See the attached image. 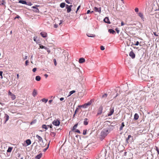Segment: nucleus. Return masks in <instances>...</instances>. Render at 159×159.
Masks as SVG:
<instances>
[{
    "mask_svg": "<svg viewBox=\"0 0 159 159\" xmlns=\"http://www.w3.org/2000/svg\"><path fill=\"white\" fill-rule=\"evenodd\" d=\"M36 70H37V69L36 68H33V69L32 70H33V72H35L36 71Z\"/></svg>",
    "mask_w": 159,
    "mask_h": 159,
    "instance_id": "51",
    "label": "nucleus"
},
{
    "mask_svg": "<svg viewBox=\"0 0 159 159\" xmlns=\"http://www.w3.org/2000/svg\"><path fill=\"white\" fill-rule=\"evenodd\" d=\"M36 122V120H34L32 121H31V122L30 123V124L32 125L33 124L35 123Z\"/></svg>",
    "mask_w": 159,
    "mask_h": 159,
    "instance_id": "38",
    "label": "nucleus"
},
{
    "mask_svg": "<svg viewBox=\"0 0 159 159\" xmlns=\"http://www.w3.org/2000/svg\"><path fill=\"white\" fill-rule=\"evenodd\" d=\"M92 102V100H90V101L89 102H88L84 104V105H81L80 106L81 107H82L84 108H87L88 106L90 105Z\"/></svg>",
    "mask_w": 159,
    "mask_h": 159,
    "instance_id": "2",
    "label": "nucleus"
},
{
    "mask_svg": "<svg viewBox=\"0 0 159 159\" xmlns=\"http://www.w3.org/2000/svg\"><path fill=\"white\" fill-rule=\"evenodd\" d=\"M48 125H42V128H43V129H48Z\"/></svg>",
    "mask_w": 159,
    "mask_h": 159,
    "instance_id": "26",
    "label": "nucleus"
},
{
    "mask_svg": "<svg viewBox=\"0 0 159 159\" xmlns=\"http://www.w3.org/2000/svg\"><path fill=\"white\" fill-rule=\"evenodd\" d=\"M53 61H54L55 65L56 66L57 65V62H56V59H53Z\"/></svg>",
    "mask_w": 159,
    "mask_h": 159,
    "instance_id": "42",
    "label": "nucleus"
},
{
    "mask_svg": "<svg viewBox=\"0 0 159 159\" xmlns=\"http://www.w3.org/2000/svg\"><path fill=\"white\" fill-rule=\"evenodd\" d=\"M0 2H1L2 5H3L5 7H6L5 4L6 2L5 0H2L1 1H0Z\"/></svg>",
    "mask_w": 159,
    "mask_h": 159,
    "instance_id": "23",
    "label": "nucleus"
},
{
    "mask_svg": "<svg viewBox=\"0 0 159 159\" xmlns=\"http://www.w3.org/2000/svg\"><path fill=\"white\" fill-rule=\"evenodd\" d=\"M35 80L38 81H39L41 80V77L39 76H37L35 77Z\"/></svg>",
    "mask_w": 159,
    "mask_h": 159,
    "instance_id": "25",
    "label": "nucleus"
},
{
    "mask_svg": "<svg viewBox=\"0 0 159 159\" xmlns=\"http://www.w3.org/2000/svg\"><path fill=\"white\" fill-rule=\"evenodd\" d=\"M40 34L43 38L47 37L48 36L47 33L45 32H41Z\"/></svg>",
    "mask_w": 159,
    "mask_h": 159,
    "instance_id": "8",
    "label": "nucleus"
},
{
    "mask_svg": "<svg viewBox=\"0 0 159 159\" xmlns=\"http://www.w3.org/2000/svg\"><path fill=\"white\" fill-rule=\"evenodd\" d=\"M36 136L38 139V142L40 143L41 146L43 147H44L46 145V144L43 143V141L42 138L38 135H36Z\"/></svg>",
    "mask_w": 159,
    "mask_h": 159,
    "instance_id": "1",
    "label": "nucleus"
},
{
    "mask_svg": "<svg viewBox=\"0 0 159 159\" xmlns=\"http://www.w3.org/2000/svg\"><path fill=\"white\" fill-rule=\"evenodd\" d=\"M139 118V116L137 113H135L134 115V119L135 120H137Z\"/></svg>",
    "mask_w": 159,
    "mask_h": 159,
    "instance_id": "18",
    "label": "nucleus"
},
{
    "mask_svg": "<svg viewBox=\"0 0 159 159\" xmlns=\"http://www.w3.org/2000/svg\"><path fill=\"white\" fill-rule=\"evenodd\" d=\"M2 73H3L2 71H0V76H1V78H2Z\"/></svg>",
    "mask_w": 159,
    "mask_h": 159,
    "instance_id": "46",
    "label": "nucleus"
},
{
    "mask_svg": "<svg viewBox=\"0 0 159 159\" xmlns=\"http://www.w3.org/2000/svg\"><path fill=\"white\" fill-rule=\"evenodd\" d=\"M29 63V61L28 60H26L25 62V66H27L28 65V64Z\"/></svg>",
    "mask_w": 159,
    "mask_h": 159,
    "instance_id": "45",
    "label": "nucleus"
},
{
    "mask_svg": "<svg viewBox=\"0 0 159 159\" xmlns=\"http://www.w3.org/2000/svg\"><path fill=\"white\" fill-rule=\"evenodd\" d=\"M103 21L105 22L108 24H110V22L108 17H106L104 19Z\"/></svg>",
    "mask_w": 159,
    "mask_h": 159,
    "instance_id": "11",
    "label": "nucleus"
},
{
    "mask_svg": "<svg viewBox=\"0 0 159 159\" xmlns=\"http://www.w3.org/2000/svg\"><path fill=\"white\" fill-rule=\"evenodd\" d=\"M77 125H78V124H75L74 125V126L73 127L72 129V131L75 130L76 129V128L77 127Z\"/></svg>",
    "mask_w": 159,
    "mask_h": 159,
    "instance_id": "27",
    "label": "nucleus"
},
{
    "mask_svg": "<svg viewBox=\"0 0 159 159\" xmlns=\"http://www.w3.org/2000/svg\"><path fill=\"white\" fill-rule=\"evenodd\" d=\"M90 12L91 11L90 10H88L87 11V14H89Z\"/></svg>",
    "mask_w": 159,
    "mask_h": 159,
    "instance_id": "57",
    "label": "nucleus"
},
{
    "mask_svg": "<svg viewBox=\"0 0 159 159\" xmlns=\"http://www.w3.org/2000/svg\"><path fill=\"white\" fill-rule=\"evenodd\" d=\"M32 8L34 9V11L35 12H38L39 11V10L38 8L35 6H33L32 7Z\"/></svg>",
    "mask_w": 159,
    "mask_h": 159,
    "instance_id": "21",
    "label": "nucleus"
},
{
    "mask_svg": "<svg viewBox=\"0 0 159 159\" xmlns=\"http://www.w3.org/2000/svg\"><path fill=\"white\" fill-rule=\"evenodd\" d=\"M52 123L54 125L56 126H58L60 125V122L57 119L56 120H54L53 121Z\"/></svg>",
    "mask_w": 159,
    "mask_h": 159,
    "instance_id": "3",
    "label": "nucleus"
},
{
    "mask_svg": "<svg viewBox=\"0 0 159 159\" xmlns=\"http://www.w3.org/2000/svg\"><path fill=\"white\" fill-rule=\"evenodd\" d=\"M65 1L68 4H70V3L69 2V0H65Z\"/></svg>",
    "mask_w": 159,
    "mask_h": 159,
    "instance_id": "52",
    "label": "nucleus"
},
{
    "mask_svg": "<svg viewBox=\"0 0 159 159\" xmlns=\"http://www.w3.org/2000/svg\"><path fill=\"white\" fill-rule=\"evenodd\" d=\"M87 35L89 37H95V36L94 34H87Z\"/></svg>",
    "mask_w": 159,
    "mask_h": 159,
    "instance_id": "28",
    "label": "nucleus"
},
{
    "mask_svg": "<svg viewBox=\"0 0 159 159\" xmlns=\"http://www.w3.org/2000/svg\"><path fill=\"white\" fill-rule=\"evenodd\" d=\"M64 99V98H60V100L61 101H62V100H63Z\"/></svg>",
    "mask_w": 159,
    "mask_h": 159,
    "instance_id": "60",
    "label": "nucleus"
},
{
    "mask_svg": "<svg viewBox=\"0 0 159 159\" xmlns=\"http://www.w3.org/2000/svg\"><path fill=\"white\" fill-rule=\"evenodd\" d=\"M37 37H34V41L35 42H36V39H37Z\"/></svg>",
    "mask_w": 159,
    "mask_h": 159,
    "instance_id": "50",
    "label": "nucleus"
},
{
    "mask_svg": "<svg viewBox=\"0 0 159 159\" xmlns=\"http://www.w3.org/2000/svg\"><path fill=\"white\" fill-rule=\"evenodd\" d=\"M9 116L7 114H5V123H6V122L8 121L9 119Z\"/></svg>",
    "mask_w": 159,
    "mask_h": 159,
    "instance_id": "20",
    "label": "nucleus"
},
{
    "mask_svg": "<svg viewBox=\"0 0 159 159\" xmlns=\"http://www.w3.org/2000/svg\"><path fill=\"white\" fill-rule=\"evenodd\" d=\"M153 34L156 36H158V35L155 32H153Z\"/></svg>",
    "mask_w": 159,
    "mask_h": 159,
    "instance_id": "61",
    "label": "nucleus"
},
{
    "mask_svg": "<svg viewBox=\"0 0 159 159\" xmlns=\"http://www.w3.org/2000/svg\"><path fill=\"white\" fill-rule=\"evenodd\" d=\"M44 76L46 78H47L48 77V75L47 74H46L44 75Z\"/></svg>",
    "mask_w": 159,
    "mask_h": 159,
    "instance_id": "63",
    "label": "nucleus"
},
{
    "mask_svg": "<svg viewBox=\"0 0 159 159\" xmlns=\"http://www.w3.org/2000/svg\"><path fill=\"white\" fill-rule=\"evenodd\" d=\"M85 59L83 58H81L79 60V62L81 63H82L85 62Z\"/></svg>",
    "mask_w": 159,
    "mask_h": 159,
    "instance_id": "16",
    "label": "nucleus"
},
{
    "mask_svg": "<svg viewBox=\"0 0 159 159\" xmlns=\"http://www.w3.org/2000/svg\"><path fill=\"white\" fill-rule=\"evenodd\" d=\"M27 56H25V58H24V60L26 59L27 58Z\"/></svg>",
    "mask_w": 159,
    "mask_h": 159,
    "instance_id": "62",
    "label": "nucleus"
},
{
    "mask_svg": "<svg viewBox=\"0 0 159 159\" xmlns=\"http://www.w3.org/2000/svg\"><path fill=\"white\" fill-rule=\"evenodd\" d=\"M107 96V93H105L102 96V98H106Z\"/></svg>",
    "mask_w": 159,
    "mask_h": 159,
    "instance_id": "36",
    "label": "nucleus"
},
{
    "mask_svg": "<svg viewBox=\"0 0 159 159\" xmlns=\"http://www.w3.org/2000/svg\"><path fill=\"white\" fill-rule=\"evenodd\" d=\"M62 22H63L62 21V20H60V23H59V25H60L62 23Z\"/></svg>",
    "mask_w": 159,
    "mask_h": 159,
    "instance_id": "56",
    "label": "nucleus"
},
{
    "mask_svg": "<svg viewBox=\"0 0 159 159\" xmlns=\"http://www.w3.org/2000/svg\"><path fill=\"white\" fill-rule=\"evenodd\" d=\"M49 145V144L48 145V147H47L46 148H45V149H44V150H43V151L44 152H45V151H46V150H47V148H48Z\"/></svg>",
    "mask_w": 159,
    "mask_h": 159,
    "instance_id": "53",
    "label": "nucleus"
},
{
    "mask_svg": "<svg viewBox=\"0 0 159 159\" xmlns=\"http://www.w3.org/2000/svg\"><path fill=\"white\" fill-rule=\"evenodd\" d=\"M86 131H87L86 130H83V134L84 135H85L86 134Z\"/></svg>",
    "mask_w": 159,
    "mask_h": 159,
    "instance_id": "39",
    "label": "nucleus"
},
{
    "mask_svg": "<svg viewBox=\"0 0 159 159\" xmlns=\"http://www.w3.org/2000/svg\"><path fill=\"white\" fill-rule=\"evenodd\" d=\"M100 49L102 50H103L105 49V48L103 46H101L100 47Z\"/></svg>",
    "mask_w": 159,
    "mask_h": 159,
    "instance_id": "43",
    "label": "nucleus"
},
{
    "mask_svg": "<svg viewBox=\"0 0 159 159\" xmlns=\"http://www.w3.org/2000/svg\"><path fill=\"white\" fill-rule=\"evenodd\" d=\"M80 6H79L78 7H77V11H76V12L77 13V11L80 8Z\"/></svg>",
    "mask_w": 159,
    "mask_h": 159,
    "instance_id": "55",
    "label": "nucleus"
},
{
    "mask_svg": "<svg viewBox=\"0 0 159 159\" xmlns=\"http://www.w3.org/2000/svg\"><path fill=\"white\" fill-rule=\"evenodd\" d=\"M40 48H42V49L44 48V49H45L46 50L47 48L46 47H45L44 46H43V45H40Z\"/></svg>",
    "mask_w": 159,
    "mask_h": 159,
    "instance_id": "33",
    "label": "nucleus"
},
{
    "mask_svg": "<svg viewBox=\"0 0 159 159\" xmlns=\"http://www.w3.org/2000/svg\"><path fill=\"white\" fill-rule=\"evenodd\" d=\"M139 16L142 18H143V13L141 12H139L138 13Z\"/></svg>",
    "mask_w": 159,
    "mask_h": 159,
    "instance_id": "29",
    "label": "nucleus"
},
{
    "mask_svg": "<svg viewBox=\"0 0 159 159\" xmlns=\"http://www.w3.org/2000/svg\"><path fill=\"white\" fill-rule=\"evenodd\" d=\"M37 95V91L36 90L34 89L33 90V93H32V95L34 97H35V96H36Z\"/></svg>",
    "mask_w": 159,
    "mask_h": 159,
    "instance_id": "12",
    "label": "nucleus"
},
{
    "mask_svg": "<svg viewBox=\"0 0 159 159\" xmlns=\"http://www.w3.org/2000/svg\"><path fill=\"white\" fill-rule=\"evenodd\" d=\"M75 90H72V91H70V95L72 94L73 93H75Z\"/></svg>",
    "mask_w": 159,
    "mask_h": 159,
    "instance_id": "35",
    "label": "nucleus"
},
{
    "mask_svg": "<svg viewBox=\"0 0 159 159\" xmlns=\"http://www.w3.org/2000/svg\"><path fill=\"white\" fill-rule=\"evenodd\" d=\"M129 55L132 59L134 58L135 57V54L132 51L130 52Z\"/></svg>",
    "mask_w": 159,
    "mask_h": 159,
    "instance_id": "9",
    "label": "nucleus"
},
{
    "mask_svg": "<svg viewBox=\"0 0 159 159\" xmlns=\"http://www.w3.org/2000/svg\"><path fill=\"white\" fill-rule=\"evenodd\" d=\"M12 149V148L11 147H9L8 150L7 151V152H11Z\"/></svg>",
    "mask_w": 159,
    "mask_h": 159,
    "instance_id": "31",
    "label": "nucleus"
},
{
    "mask_svg": "<svg viewBox=\"0 0 159 159\" xmlns=\"http://www.w3.org/2000/svg\"><path fill=\"white\" fill-rule=\"evenodd\" d=\"M65 3H61L60 5V7L61 8H63L65 7Z\"/></svg>",
    "mask_w": 159,
    "mask_h": 159,
    "instance_id": "30",
    "label": "nucleus"
},
{
    "mask_svg": "<svg viewBox=\"0 0 159 159\" xmlns=\"http://www.w3.org/2000/svg\"><path fill=\"white\" fill-rule=\"evenodd\" d=\"M125 126L124 123V122H122L121 124V125L120 127V131H121L123 129V127H124Z\"/></svg>",
    "mask_w": 159,
    "mask_h": 159,
    "instance_id": "22",
    "label": "nucleus"
},
{
    "mask_svg": "<svg viewBox=\"0 0 159 159\" xmlns=\"http://www.w3.org/2000/svg\"><path fill=\"white\" fill-rule=\"evenodd\" d=\"M115 30H116V31L117 32V33L118 34L120 31L119 30L118 28H116V29Z\"/></svg>",
    "mask_w": 159,
    "mask_h": 159,
    "instance_id": "44",
    "label": "nucleus"
},
{
    "mask_svg": "<svg viewBox=\"0 0 159 159\" xmlns=\"http://www.w3.org/2000/svg\"><path fill=\"white\" fill-rule=\"evenodd\" d=\"M124 25V23L123 22V21H122L121 22V26H123Z\"/></svg>",
    "mask_w": 159,
    "mask_h": 159,
    "instance_id": "58",
    "label": "nucleus"
},
{
    "mask_svg": "<svg viewBox=\"0 0 159 159\" xmlns=\"http://www.w3.org/2000/svg\"><path fill=\"white\" fill-rule=\"evenodd\" d=\"M48 127H50V128H52V125H48Z\"/></svg>",
    "mask_w": 159,
    "mask_h": 159,
    "instance_id": "59",
    "label": "nucleus"
},
{
    "mask_svg": "<svg viewBox=\"0 0 159 159\" xmlns=\"http://www.w3.org/2000/svg\"><path fill=\"white\" fill-rule=\"evenodd\" d=\"M52 102V100H50L49 101H48V102H49V103H51V102Z\"/></svg>",
    "mask_w": 159,
    "mask_h": 159,
    "instance_id": "64",
    "label": "nucleus"
},
{
    "mask_svg": "<svg viewBox=\"0 0 159 159\" xmlns=\"http://www.w3.org/2000/svg\"><path fill=\"white\" fill-rule=\"evenodd\" d=\"M94 10L96 12H98L100 14L101 13V7L98 8L96 7H95L94 8Z\"/></svg>",
    "mask_w": 159,
    "mask_h": 159,
    "instance_id": "10",
    "label": "nucleus"
},
{
    "mask_svg": "<svg viewBox=\"0 0 159 159\" xmlns=\"http://www.w3.org/2000/svg\"><path fill=\"white\" fill-rule=\"evenodd\" d=\"M131 135H128V137L126 139V142L127 143H128V141L129 139L131 137Z\"/></svg>",
    "mask_w": 159,
    "mask_h": 159,
    "instance_id": "32",
    "label": "nucleus"
},
{
    "mask_svg": "<svg viewBox=\"0 0 159 159\" xmlns=\"http://www.w3.org/2000/svg\"><path fill=\"white\" fill-rule=\"evenodd\" d=\"M51 135L52 136L54 137H55L56 135V134L54 132H52V133L51 134Z\"/></svg>",
    "mask_w": 159,
    "mask_h": 159,
    "instance_id": "37",
    "label": "nucleus"
},
{
    "mask_svg": "<svg viewBox=\"0 0 159 159\" xmlns=\"http://www.w3.org/2000/svg\"><path fill=\"white\" fill-rule=\"evenodd\" d=\"M139 42L138 41H137L135 44H133V45H134L137 46V45H139Z\"/></svg>",
    "mask_w": 159,
    "mask_h": 159,
    "instance_id": "41",
    "label": "nucleus"
},
{
    "mask_svg": "<svg viewBox=\"0 0 159 159\" xmlns=\"http://www.w3.org/2000/svg\"><path fill=\"white\" fill-rule=\"evenodd\" d=\"M8 95H10V96H11L13 93H12L10 91H9V92H8Z\"/></svg>",
    "mask_w": 159,
    "mask_h": 159,
    "instance_id": "48",
    "label": "nucleus"
},
{
    "mask_svg": "<svg viewBox=\"0 0 159 159\" xmlns=\"http://www.w3.org/2000/svg\"><path fill=\"white\" fill-rule=\"evenodd\" d=\"M114 112V107H111L110 109L109 113L108 114V116H111L113 114Z\"/></svg>",
    "mask_w": 159,
    "mask_h": 159,
    "instance_id": "5",
    "label": "nucleus"
},
{
    "mask_svg": "<svg viewBox=\"0 0 159 159\" xmlns=\"http://www.w3.org/2000/svg\"><path fill=\"white\" fill-rule=\"evenodd\" d=\"M135 11L136 12H138L139 11V9L138 8H135Z\"/></svg>",
    "mask_w": 159,
    "mask_h": 159,
    "instance_id": "47",
    "label": "nucleus"
},
{
    "mask_svg": "<svg viewBox=\"0 0 159 159\" xmlns=\"http://www.w3.org/2000/svg\"><path fill=\"white\" fill-rule=\"evenodd\" d=\"M103 108L102 106H100L98 111L97 114L98 115H100L101 114L102 112Z\"/></svg>",
    "mask_w": 159,
    "mask_h": 159,
    "instance_id": "6",
    "label": "nucleus"
},
{
    "mask_svg": "<svg viewBox=\"0 0 159 159\" xmlns=\"http://www.w3.org/2000/svg\"><path fill=\"white\" fill-rule=\"evenodd\" d=\"M108 31L110 33L112 34H115L116 33L115 31L112 29H109Z\"/></svg>",
    "mask_w": 159,
    "mask_h": 159,
    "instance_id": "13",
    "label": "nucleus"
},
{
    "mask_svg": "<svg viewBox=\"0 0 159 159\" xmlns=\"http://www.w3.org/2000/svg\"><path fill=\"white\" fill-rule=\"evenodd\" d=\"M72 6V5H71L69 6L68 5H66V7L67 9V11L68 13H69L71 11V7Z\"/></svg>",
    "mask_w": 159,
    "mask_h": 159,
    "instance_id": "7",
    "label": "nucleus"
},
{
    "mask_svg": "<svg viewBox=\"0 0 159 159\" xmlns=\"http://www.w3.org/2000/svg\"><path fill=\"white\" fill-rule=\"evenodd\" d=\"M108 133V130H103L102 131L101 133V135L105 137L106 136H107V134Z\"/></svg>",
    "mask_w": 159,
    "mask_h": 159,
    "instance_id": "4",
    "label": "nucleus"
},
{
    "mask_svg": "<svg viewBox=\"0 0 159 159\" xmlns=\"http://www.w3.org/2000/svg\"><path fill=\"white\" fill-rule=\"evenodd\" d=\"M42 101L43 102H45V103H46L48 101V99H46L45 98H43L42 99Z\"/></svg>",
    "mask_w": 159,
    "mask_h": 159,
    "instance_id": "34",
    "label": "nucleus"
},
{
    "mask_svg": "<svg viewBox=\"0 0 159 159\" xmlns=\"http://www.w3.org/2000/svg\"><path fill=\"white\" fill-rule=\"evenodd\" d=\"M42 153H40L39 155H37L35 158V159H39L42 157Z\"/></svg>",
    "mask_w": 159,
    "mask_h": 159,
    "instance_id": "17",
    "label": "nucleus"
},
{
    "mask_svg": "<svg viewBox=\"0 0 159 159\" xmlns=\"http://www.w3.org/2000/svg\"><path fill=\"white\" fill-rule=\"evenodd\" d=\"M75 132H77L79 134H80V131L78 130V129H76L75 131Z\"/></svg>",
    "mask_w": 159,
    "mask_h": 159,
    "instance_id": "40",
    "label": "nucleus"
},
{
    "mask_svg": "<svg viewBox=\"0 0 159 159\" xmlns=\"http://www.w3.org/2000/svg\"><path fill=\"white\" fill-rule=\"evenodd\" d=\"M25 142L27 144L25 146H27L29 145H30L31 144V142L30 139H28L25 141Z\"/></svg>",
    "mask_w": 159,
    "mask_h": 159,
    "instance_id": "14",
    "label": "nucleus"
},
{
    "mask_svg": "<svg viewBox=\"0 0 159 159\" xmlns=\"http://www.w3.org/2000/svg\"><path fill=\"white\" fill-rule=\"evenodd\" d=\"M57 27H58V25L57 24H55L54 25V28H57Z\"/></svg>",
    "mask_w": 159,
    "mask_h": 159,
    "instance_id": "54",
    "label": "nucleus"
},
{
    "mask_svg": "<svg viewBox=\"0 0 159 159\" xmlns=\"http://www.w3.org/2000/svg\"><path fill=\"white\" fill-rule=\"evenodd\" d=\"M12 100L15 99L16 98V96L15 94H12L11 96H10Z\"/></svg>",
    "mask_w": 159,
    "mask_h": 159,
    "instance_id": "24",
    "label": "nucleus"
},
{
    "mask_svg": "<svg viewBox=\"0 0 159 159\" xmlns=\"http://www.w3.org/2000/svg\"><path fill=\"white\" fill-rule=\"evenodd\" d=\"M88 119L86 118L84 119V124L85 125H87L88 124Z\"/></svg>",
    "mask_w": 159,
    "mask_h": 159,
    "instance_id": "15",
    "label": "nucleus"
},
{
    "mask_svg": "<svg viewBox=\"0 0 159 159\" xmlns=\"http://www.w3.org/2000/svg\"><path fill=\"white\" fill-rule=\"evenodd\" d=\"M19 3L24 4H27V2L26 1L24 0H20L19 1Z\"/></svg>",
    "mask_w": 159,
    "mask_h": 159,
    "instance_id": "19",
    "label": "nucleus"
},
{
    "mask_svg": "<svg viewBox=\"0 0 159 159\" xmlns=\"http://www.w3.org/2000/svg\"><path fill=\"white\" fill-rule=\"evenodd\" d=\"M27 5H29V6H31L32 5V4L31 3V2H28V3H27Z\"/></svg>",
    "mask_w": 159,
    "mask_h": 159,
    "instance_id": "49",
    "label": "nucleus"
}]
</instances>
